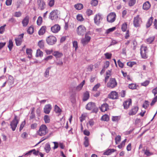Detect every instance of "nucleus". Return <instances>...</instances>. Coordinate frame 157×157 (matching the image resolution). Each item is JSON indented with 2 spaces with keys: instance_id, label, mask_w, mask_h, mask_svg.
<instances>
[{
  "instance_id": "nucleus-39",
  "label": "nucleus",
  "mask_w": 157,
  "mask_h": 157,
  "mask_svg": "<svg viewBox=\"0 0 157 157\" xmlns=\"http://www.w3.org/2000/svg\"><path fill=\"white\" fill-rule=\"evenodd\" d=\"M85 141L84 143V144L86 147H87L89 146V140L88 138L86 136H85L84 137Z\"/></svg>"
},
{
  "instance_id": "nucleus-46",
  "label": "nucleus",
  "mask_w": 157,
  "mask_h": 157,
  "mask_svg": "<svg viewBox=\"0 0 157 157\" xmlns=\"http://www.w3.org/2000/svg\"><path fill=\"white\" fill-rule=\"evenodd\" d=\"M127 27V25L126 23H124L122 24V27H121V29L122 31L124 32H125L126 31V29Z\"/></svg>"
},
{
  "instance_id": "nucleus-64",
  "label": "nucleus",
  "mask_w": 157,
  "mask_h": 157,
  "mask_svg": "<svg viewBox=\"0 0 157 157\" xmlns=\"http://www.w3.org/2000/svg\"><path fill=\"white\" fill-rule=\"evenodd\" d=\"M45 51L47 55H50L53 52V51L52 49L49 50L48 49H46L45 50Z\"/></svg>"
},
{
  "instance_id": "nucleus-62",
  "label": "nucleus",
  "mask_w": 157,
  "mask_h": 157,
  "mask_svg": "<svg viewBox=\"0 0 157 157\" xmlns=\"http://www.w3.org/2000/svg\"><path fill=\"white\" fill-rule=\"evenodd\" d=\"M98 2L97 0H92L91 1V4L93 6H96L98 4Z\"/></svg>"
},
{
  "instance_id": "nucleus-45",
  "label": "nucleus",
  "mask_w": 157,
  "mask_h": 157,
  "mask_svg": "<svg viewBox=\"0 0 157 157\" xmlns=\"http://www.w3.org/2000/svg\"><path fill=\"white\" fill-rule=\"evenodd\" d=\"M27 33L30 34H32L33 32V28L32 27H29L27 30Z\"/></svg>"
},
{
  "instance_id": "nucleus-36",
  "label": "nucleus",
  "mask_w": 157,
  "mask_h": 157,
  "mask_svg": "<svg viewBox=\"0 0 157 157\" xmlns=\"http://www.w3.org/2000/svg\"><path fill=\"white\" fill-rule=\"evenodd\" d=\"M44 121L46 123H49L50 121V118L49 116L45 115L44 117Z\"/></svg>"
},
{
  "instance_id": "nucleus-50",
  "label": "nucleus",
  "mask_w": 157,
  "mask_h": 157,
  "mask_svg": "<svg viewBox=\"0 0 157 157\" xmlns=\"http://www.w3.org/2000/svg\"><path fill=\"white\" fill-rule=\"evenodd\" d=\"M128 87L130 89H135L136 88V85L134 83L129 84L128 85Z\"/></svg>"
},
{
  "instance_id": "nucleus-51",
  "label": "nucleus",
  "mask_w": 157,
  "mask_h": 157,
  "mask_svg": "<svg viewBox=\"0 0 157 157\" xmlns=\"http://www.w3.org/2000/svg\"><path fill=\"white\" fill-rule=\"evenodd\" d=\"M116 29L115 27H113L112 28L109 29H108L106 31V33L107 34H108L110 32H113Z\"/></svg>"
},
{
  "instance_id": "nucleus-43",
  "label": "nucleus",
  "mask_w": 157,
  "mask_h": 157,
  "mask_svg": "<svg viewBox=\"0 0 157 157\" xmlns=\"http://www.w3.org/2000/svg\"><path fill=\"white\" fill-rule=\"evenodd\" d=\"M77 19L79 21H83L84 19L83 18L81 14H78L77 16Z\"/></svg>"
},
{
  "instance_id": "nucleus-5",
  "label": "nucleus",
  "mask_w": 157,
  "mask_h": 157,
  "mask_svg": "<svg viewBox=\"0 0 157 157\" xmlns=\"http://www.w3.org/2000/svg\"><path fill=\"white\" fill-rule=\"evenodd\" d=\"M86 29L82 25L79 26L77 29V34L78 35L83 36L86 32Z\"/></svg>"
},
{
  "instance_id": "nucleus-29",
  "label": "nucleus",
  "mask_w": 157,
  "mask_h": 157,
  "mask_svg": "<svg viewBox=\"0 0 157 157\" xmlns=\"http://www.w3.org/2000/svg\"><path fill=\"white\" fill-rule=\"evenodd\" d=\"M85 83V81L83 80L82 82L78 86L76 87V90L77 91H79L81 90L84 84Z\"/></svg>"
},
{
  "instance_id": "nucleus-27",
  "label": "nucleus",
  "mask_w": 157,
  "mask_h": 157,
  "mask_svg": "<svg viewBox=\"0 0 157 157\" xmlns=\"http://www.w3.org/2000/svg\"><path fill=\"white\" fill-rule=\"evenodd\" d=\"M153 17H150L148 19L146 23V27L148 28L151 25L153 20Z\"/></svg>"
},
{
  "instance_id": "nucleus-21",
  "label": "nucleus",
  "mask_w": 157,
  "mask_h": 157,
  "mask_svg": "<svg viewBox=\"0 0 157 157\" xmlns=\"http://www.w3.org/2000/svg\"><path fill=\"white\" fill-rule=\"evenodd\" d=\"M108 108V105L107 104L105 103L101 105V107L100 108V109L102 112H104L107 111Z\"/></svg>"
},
{
  "instance_id": "nucleus-49",
  "label": "nucleus",
  "mask_w": 157,
  "mask_h": 157,
  "mask_svg": "<svg viewBox=\"0 0 157 157\" xmlns=\"http://www.w3.org/2000/svg\"><path fill=\"white\" fill-rule=\"evenodd\" d=\"M93 65L92 64L89 65L87 67V71H91L93 68Z\"/></svg>"
},
{
  "instance_id": "nucleus-55",
  "label": "nucleus",
  "mask_w": 157,
  "mask_h": 157,
  "mask_svg": "<svg viewBox=\"0 0 157 157\" xmlns=\"http://www.w3.org/2000/svg\"><path fill=\"white\" fill-rule=\"evenodd\" d=\"M53 58V56H49L47 57H46L44 58V59H43L42 60V61H48L49 60Z\"/></svg>"
},
{
  "instance_id": "nucleus-1",
  "label": "nucleus",
  "mask_w": 157,
  "mask_h": 157,
  "mask_svg": "<svg viewBox=\"0 0 157 157\" xmlns=\"http://www.w3.org/2000/svg\"><path fill=\"white\" fill-rule=\"evenodd\" d=\"M48 129L46 126L43 124L40 127L39 130L36 132V133L40 136H42L48 133Z\"/></svg>"
},
{
  "instance_id": "nucleus-56",
  "label": "nucleus",
  "mask_w": 157,
  "mask_h": 157,
  "mask_svg": "<svg viewBox=\"0 0 157 157\" xmlns=\"http://www.w3.org/2000/svg\"><path fill=\"white\" fill-rule=\"evenodd\" d=\"M105 56L107 59H110L112 56V54L109 53H106L105 54Z\"/></svg>"
},
{
  "instance_id": "nucleus-53",
  "label": "nucleus",
  "mask_w": 157,
  "mask_h": 157,
  "mask_svg": "<svg viewBox=\"0 0 157 157\" xmlns=\"http://www.w3.org/2000/svg\"><path fill=\"white\" fill-rule=\"evenodd\" d=\"M73 47L75 48V50L76 51L78 47V43L77 41H74L73 42Z\"/></svg>"
},
{
  "instance_id": "nucleus-40",
  "label": "nucleus",
  "mask_w": 157,
  "mask_h": 157,
  "mask_svg": "<svg viewBox=\"0 0 157 157\" xmlns=\"http://www.w3.org/2000/svg\"><path fill=\"white\" fill-rule=\"evenodd\" d=\"M101 119L103 121H107L109 120V117L107 115L105 114L102 116Z\"/></svg>"
},
{
  "instance_id": "nucleus-41",
  "label": "nucleus",
  "mask_w": 157,
  "mask_h": 157,
  "mask_svg": "<svg viewBox=\"0 0 157 157\" xmlns=\"http://www.w3.org/2000/svg\"><path fill=\"white\" fill-rule=\"evenodd\" d=\"M120 119V117L119 116H112V120L114 122L118 121Z\"/></svg>"
},
{
  "instance_id": "nucleus-6",
  "label": "nucleus",
  "mask_w": 157,
  "mask_h": 157,
  "mask_svg": "<svg viewBox=\"0 0 157 157\" xmlns=\"http://www.w3.org/2000/svg\"><path fill=\"white\" fill-rule=\"evenodd\" d=\"M116 17V14L115 13H110L107 16V20L109 23H112L115 20Z\"/></svg>"
},
{
  "instance_id": "nucleus-3",
  "label": "nucleus",
  "mask_w": 157,
  "mask_h": 157,
  "mask_svg": "<svg viewBox=\"0 0 157 157\" xmlns=\"http://www.w3.org/2000/svg\"><path fill=\"white\" fill-rule=\"evenodd\" d=\"M142 22V19L139 15L135 17L133 20V25L135 27H137L140 26Z\"/></svg>"
},
{
  "instance_id": "nucleus-24",
  "label": "nucleus",
  "mask_w": 157,
  "mask_h": 157,
  "mask_svg": "<svg viewBox=\"0 0 157 157\" xmlns=\"http://www.w3.org/2000/svg\"><path fill=\"white\" fill-rule=\"evenodd\" d=\"M46 27L45 26H43L38 32L39 35H43L45 32Z\"/></svg>"
},
{
  "instance_id": "nucleus-26",
  "label": "nucleus",
  "mask_w": 157,
  "mask_h": 157,
  "mask_svg": "<svg viewBox=\"0 0 157 157\" xmlns=\"http://www.w3.org/2000/svg\"><path fill=\"white\" fill-rule=\"evenodd\" d=\"M56 58H59L63 56L62 53L59 52L58 51H55L52 54Z\"/></svg>"
},
{
  "instance_id": "nucleus-58",
  "label": "nucleus",
  "mask_w": 157,
  "mask_h": 157,
  "mask_svg": "<svg viewBox=\"0 0 157 157\" xmlns=\"http://www.w3.org/2000/svg\"><path fill=\"white\" fill-rule=\"evenodd\" d=\"M100 84L99 83H98L96 85L93 87V90L94 91H96L98 89L99 87L100 86Z\"/></svg>"
},
{
  "instance_id": "nucleus-16",
  "label": "nucleus",
  "mask_w": 157,
  "mask_h": 157,
  "mask_svg": "<svg viewBox=\"0 0 157 157\" xmlns=\"http://www.w3.org/2000/svg\"><path fill=\"white\" fill-rule=\"evenodd\" d=\"M132 100L130 99L125 101L123 103V106L124 109H127L131 105Z\"/></svg>"
},
{
  "instance_id": "nucleus-32",
  "label": "nucleus",
  "mask_w": 157,
  "mask_h": 157,
  "mask_svg": "<svg viewBox=\"0 0 157 157\" xmlns=\"http://www.w3.org/2000/svg\"><path fill=\"white\" fill-rule=\"evenodd\" d=\"M26 53L28 56V57L31 58L32 56V50L31 49L27 48L26 50Z\"/></svg>"
},
{
  "instance_id": "nucleus-54",
  "label": "nucleus",
  "mask_w": 157,
  "mask_h": 157,
  "mask_svg": "<svg viewBox=\"0 0 157 157\" xmlns=\"http://www.w3.org/2000/svg\"><path fill=\"white\" fill-rule=\"evenodd\" d=\"M42 21V18L41 17H39L37 21V23L38 25H40Z\"/></svg>"
},
{
  "instance_id": "nucleus-13",
  "label": "nucleus",
  "mask_w": 157,
  "mask_h": 157,
  "mask_svg": "<svg viewBox=\"0 0 157 157\" xmlns=\"http://www.w3.org/2000/svg\"><path fill=\"white\" fill-rule=\"evenodd\" d=\"M38 8L41 10H44L46 7L45 2L41 0H38L37 1Z\"/></svg>"
},
{
  "instance_id": "nucleus-18",
  "label": "nucleus",
  "mask_w": 157,
  "mask_h": 157,
  "mask_svg": "<svg viewBox=\"0 0 157 157\" xmlns=\"http://www.w3.org/2000/svg\"><path fill=\"white\" fill-rule=\"evenodd\" d=\"M109 98L112 99H116L118 98V94L115 91L112 92L109 95Z\"/></svg>"
},
{
  "instance_id": "nucleus-61",
  "label": "nucleus",
  "mask_w": 157,
  "mask_h": 157,
  "mask_svg": "<svg viewBox=\"0 0 157 157\" xmlns=\"http://www.w3.org/2000/svg\"><path fill=\"white\" fill-rule=\"evenodd\" d=\"M136 2V0H130L129 2V5L130 6H132L134 5Z\"/></svg>"
},
{
  "instance_id": "nucleus-60",
  "label": "nucleus",
  "mask_w": 157,
  "mask_h": 157,
  "mask_svg": "<svg viewBox=\"0 0 157 157\" xmlns=\"http://www.w3.org/2000/svg\"><path fill=\"white\" fill-rule=\"evenodd\" d=\"M55 1L54 0H50L48 2V5L50 7L52 6L54 4Z\"/></svg>"
},
{
  "instance_id": "nucleus-34",
  "label": "nucleus",
  "mask_w": 157,
  "mask_h": 157,
  "mask_svg": "<svg viewBox=\"0 0 157 157\" xmlns=\"http://www.w3.org/2000/svg\"><path fill=\"white\" fill-rule=\"evenodd\" d=\"M155 39V37L154 36L149 37L146 40V42L148 44L151 43L154 41Z\"/></svg>"
},
{
  "instance_id": "nucleus-23",
  "label": "nucleus",
  "mask_w": 157,
  "mask_h": 157,
  "mask_svg": "<svg viewBox=\"0 0 157 157\" xmlns=\"http://www.w3.org/2000/svg\"><path fill=\"white\" fill-rule=\"evenodd\" d=\"M14 79L13 76L11 75H9L8 77V79L7 81V82L9 85H11L14 83Z\"/></svg>"
},
{
  "instance_id": "nucleus-7",
  "label": "nucleus",
  "mask_w": 157,
  "mask_h": 157,
  "mask_svg": "<svg viewBox=\"0 0 157 157\" xmlns=\"http://www.w3.org/2000/svg\"><path fill=\"white\" fill-rule=\"evenodd\" d=\"M140 54L142 58L146 59L147 58V48L146 46H141L140 48Z\"/></svg>"
},
{
  "instance_id": "nucleus-10",
  "label": "nucleus",
  "mask_w": 157,
  "mask_h": 157,
  "mask_svg": "<svg viewBox=\"0 0 157 157\" xmlns=\"http://www.w3.org/2000/svg\"><path fill=\"white\" fill-rule=\"evenodd\" d=\"M117 83L114 78H111L109 82L107 83L108 87L113 88L115 87L117 85Z\"/></svg>"
},
{
  "instance_id": "nucleus-11",
  "label": "nucleus",
  "mask_w": 157,
  "mask_h": 157,
  "mask_svg": "<svg viewBox=\"0 0 157 157\" xmlns=\"http://www.w3.org/2000/svg\"><path fill=\"white\" fill-rule=\"evenodd\" d=\"M91 37L88 36L87 33L86 34L85 37L81 39V42L83 45L84 46L87 44L90 41Z\"/></svg>"
},
{
  "instance_id": "nucleus-47",
  "label": "nucleus",
  "mask_w": 157,
  "mask_h": 157,
  "mask_svg": "<svg viewBox=\"0 0 157 157\" xmlns=\"http://www.w3.org/2000/svg\"><path fill=\"white\" fill-rule=\"evenodd\" d=\"M121 136L118 135L115 138V143L116 144H118V143L121 140Z\"/></svg>"
},
{
  "instance_id": "nucleus-4",
  "label": "nucleus",
  "mask_w": 157,
  "mask_h": 157,
  "mask_svg": "<svg viewBox=\"0 0 157 157\" xmlns=\"http://www.w3.org/2000/svg\"><path fill=\"white\" fill-rule=\"evenodd\" d=\"M46 40L49 45H53L56 43L57 40L55 36H50L47 38Z\"/></svg>"
},
{
  "instance_id": "nucleus-15",
  "label": "nucleus",
  "mask_w": 157,
  "mask_h": 157,
  "mask_svg": "<svg viewBox=\"0 0 157 157\" xmlns=\"http://www.w3.org/2000/svg\"><path fill=\"white\" fill-rule=\"evenodd\" d=\"M52 107L50 104L45 105L44 108V113L46 114H49L52 109Z\"/></svg>"
},
{
  "instance_id": "nucleus-37",
  "label": "nucleus",
  "mask_w": 157,
  "mask_h": 157,
  "mask_svg": "<svg viewBox=\"0 0 157 157\" xmlns=\"http://www.w3.org/2000/svg\"><path fill=\"white\" fill-rule=\"evenodd\" d=\"M13 46V42L12 40H10L9 42V44L8 47L10 51H11Z\"/></svg>"
},
{
  "instance_id": "nucleus-63",
  "label": "nucleus",
  "mask_w": 157,
  "mask_h": 157,
  "mask_svg": "<svg viewBox=\"0 0 157 157\" xmlns=\"http://www.w3.org/2000/svg\"><path fill=\"white\" fill-rule=\"evenodd\" d=\"M157 101V96H155V97L153 99L151 104V105L152 106V105H153Z\"/></svg>"
},
{
  "instance_id": "nucleus-44",
  "label": "nucleus",
  "mask_w": 157,
  "mask_h": 157,
  "mask_svg": "<svg viewBox=\"0 0 157 157\" xmlns=\"http://www.w3.org/2000/svg\"><path fill=\"white\" fill-rule=\"evenodd\" d=\"M136 64V63L135 62H127V65L130 67H132L133 65Z\"/></svg>"
},
{
  "instance_id": "nucleus-28",
  "label": "nucleus",
  "mask_w": 157,
  "mask_h": 157,
  "mask_svg": "<svg viewBox=\"0 0 157 157\" xmlns=\"http://www.w3.org/2000/svg\"><path fill=\"white\" fill-rule=\"evenodd\" d=\"M51 67H50L47 68L44 73V76L46 78H48L49 76V71L51 69Z\"/></svg>"
},
{
  "instance_id": "nucleus-38",
  "label": "nucleus",
  "mask_w": 157,
  "mask_h": 157,
  "mask_svg": "<svg viewBox=\"0 0 157 157\" xmlns=\"http://www.w3.org/2000/svg\"><path fill=\"white\" fill-rule=\"evenodd\" d=\"M75 7L76 9L78 10H80L83 8V6L82 4L78 3L76 5H75Z\"/></svg>"
},
{
  "instance_id": "nucleus-48",
  "label": "nucleus",
  "mask_w": 157,
  "mask_h": 157,
  "mask_svg": "<svg viewBox=\"0 0 157 157\" xmlns=\"http://www.w3.org/2000/svg\"><path fill=\"white\" fill-rule=\"evenodd\" d=\"M16 44L17 46H20L21 45L22 42V40H20L17 38H16L15 40Z\"/></svg>"
},
{
  "instance_id": "nucleus-42",
  "label": "nucleus",
  "mask_w": 157,
  "mask_h": 157,
  "mask_svg": "<svg viewBox=\"0 0 157 157\" xmlns=\"http://www.w3.org/2000/svg\"><path fill=\"white\" fill-rule=\"evenodd\" d=\"M126 139H125L120 144L118 145V147L119 148L121 149L124 146L125 143L126 141Z\"/></svg>"
},
{
  "instance_id": "nucleus-8",
  "label": "nucleus",
  "mask_w": 157,
  "mask_h": 157,
  "mask_svg": "<svg viewBox=\"0 0 157 157\" xmlns=\"http://www.w3.org/2000/svg\"><path fill=\"white\" fill-rule=\"evenodd\" d=\"M102 19L101 14L98 13L96 14L94 17V23L97 25H99L101 22Z\"/></svg>"
},
{
  "instance_id": "nucleus-17",
  "label": "nucleus",
  "mask_w": 157,
  "mask_h": 157,
  "mask_svg": "<svg viewBox=\"0 0 157 157\" xmlns=\"http://www.w3.org/2000/svg\"><path fill=\"white\" fill-rule=\"evenodd\" d=\"M138 110V108L137 106H135L132 108L128 113L129 115L135 114Z\"/></svg>"
},
{
  "instance_id": "nucleus-12",
  "label": "nucleus",
  "mask_w": 157,
  "mask_h": 157,
  "mask_svg": "<svg viewBox=\"0 0 157 157\" xmlns=\"http://www.w3.org/2000/svg\"><path fill=\"white\" fill-rule=\"evenodd\" d=\"M86 108L88 110H93L94 109H96L95 112L98 111V109L95 108V105L94 103L92 102H90L88 103L86 105Z\"/></svg>"
},
{
  "instance_id": "nucleus-30",
  "label": "nucleus",
  "mask_w": 157,
  "mask_h": 157,
  "mask_svg": "<svg viewBox=\"0 0 157 157\" xmlns=\"http://www.w3.org/2000/svg\"><path fill=\"white\" fill-rule=\"evenodd\" d=\"M43 52L40 51V49H38L37 50L36 56V57H41L43 56Z\"/></svg>"
},
{
  "instance_id": "nucleus-19",
  "label": "nucleus",
  "mask_w": 157,
  "mask_h": 157,
  "mask_svg": "<svg viewBox=\"0 0 157 157\" xmlns=\"http://www.w3.org/2000/svg\"><path fill=\"white\" fill-rule=\"evenodd\" d=\"M29 17L27 16L26 17L23 19L22 22L23 26L26 27L27 26L29 23Z\"/></svg>"
},
{
  "instance_id": "nucleus-57",
  "label": "nucleus",
  "mask_w": 157,
  "mask_h": 157,
  "mask_svg": "<svg viewBox=\"0 0 157 157\" xmlns=\"http://www.w3.org/2000/svg\"><path fill=\"white\" fill-rule=\"evenodd\" d=\"M144 154L147 156H150L153 155V153L151 152L148 150H146L144 152Z\"/></svg>"
},
{
  "instance_id": "nucleus-14",
  "label": "nucleus",
  "mask_w": 157,
  "mask_h": 157,
  "mask_svg": "<svg viewBox=\"0 0 157 157\" xmlns=\"http://www.w3.org/2000/svg\"><path fill=\"white\" fill-rule=\"evenodd\" d=\"M60 27L58 25H55L51 28V30L54 33H57L60 30Z\"/></svg>"
},
{
  "instance_id": "nucleus-2",
  "label": "nucleus",
  "mask_w": 157,
  "mask_h": 157,
  "mask_svg": "<svg viewBox=\"0 0 157 157\" xmlns=\"http://www.w3.org/2000/svg\"><path fill=\"white\" fill-rule=\"evenodd\" d=\"M19 122V120L17 119V117L15 116L14 119L11 122L10 126L13 131H14Z\"/></svg>"
},
{
  "instance_id": "nucleus-25",
  "label": "nucleus",
  "mask_w": 157,
  "mask_h": 157,
  "mask_svg": "<svg viewBox=\"0 0 157 157\" xmlns=\"http://www.w3.org/2000/svg\"><path fill=\"white\" fill-rule=\"evenodd\" d=\"M115 150L113 149H109L104 152L103 154L105 155H109L112 153L114 152Z\"/></svg>"
},
{
  "instance_id": "nucleus-33",
  "label": "nucleus",
  "mask_w": 157,
  "mask_h": 157,
  "mask_svg": "<svg viewBox=\"0 0 157 157\" xmlns=\"http://www.w3.org/2000/svg\"><path fill=\"white\" fill-rule=\"evenodd\" d=\"M38 45L41 48H43L44 47V41L42 40L39 41L38 43Z\"/></svg>"
},
{
  "instance_id": "nucleus-20",
  "label": "nucleus",
  "mask_w": 157,
  "mask_h": 157,
  "mask_svg": "<svg viewBox=\"0 0 157 157\" xmlns=\"http://www.w3.org/2000/svg\"><path fill=\"white\" fill-rule=\"evenodd\" d=\"M150 6L151 5L149 2L147 1L144 3L143 8V9L147 10L150 8Z\"/></svg>"
},
{
  "instance_id": "nucleus-59",
  "label": "nucleus",
  "mask_w": 157,
  "mask_h": 157,
  "mask_svg": "<svg viewBox=\"0 0 157 157\" xmlns=\"http://www.w3.org/2000/svg\"><path fill=\"white\" fill-rule=\"evenodd\" d=\"M25 124V121H24L21 123V124L20 125V128H19L20 131H21L22 129L24 128Z\"/></svg>"
},
{
  "instance_id": "nucleus-31",
  "label": "nucleus",
  "mask_w": 157,
  "mask_h": 157,
  "mask_svg": "<svg viewBox=\"0 0 157 157\" xmlns=\"http://www.w3.org/2000/svg\"><path fill=\"white\" fill-rule=\"evenodd\" d=\"M54 111L56 113L60 114L61 112V110L57 105H56L54 107Z\"/></svg>"
},
{
  "instance_id": "nucleus-35",
  "label": "nucleus",
  "mask_w": 157,
  "mask_h": 157,
  "mask_svg": "<svg viewBox=\"0 0 157 157\" xmlns=\"http://www.w3.org/2000/svg\"><path fill=\"white\" fill-rule=\"evenodd\" d=\"M44 149L47 153H48L51 149L50 145L49 144L47 143L46 144Z\"/></svg>"
},
{
  "instance_id": "nucleus-22",
  "label": "nucleus",
  "mask_w": 157,
  "mask_h": 157,
  "mask_svg": "<svg viewBox=\"0 0 157 157\" xmlns=\"http://www.w3.org/2000/svg\"><path fill=\"white\" fill-rule=\"evenodd\" d=\"M90 97L89 93L88 91L86 92L83 94V101H87Z\"/></svg>"
},
{
  "instance_id": "nucleus-9",
  "label": "nucleus",
  "mask_w": 157,
  "mask_h": 157,
  "mask_svg": "<svg viewBox=\"0 0 157 157\" xmlns=\"http://www.w3.org/2000/svg\"><path fill=\"white\" fill-rule=\"evenodd\" d=\"M58 10H53L50 13L49 17L52 20H56L58 17Z\"/></svg>"
},
{
  "instance_id": "nucleus-52",
  "label": "nucleus",
  "mask_w": 157,
  "mask_h": 157,
  "mask_svg": "<svg viewBox=\"0 0 157 157\" xmlns=\"http://www.w3.org/2000/svg\"><path fill=\"white\" fill-rule=\"evenodd\" d=\"M6 26V25H5L0 27V33L2 34L4 32L5 30V27Z\"/></svg>"
}]
</instances>
